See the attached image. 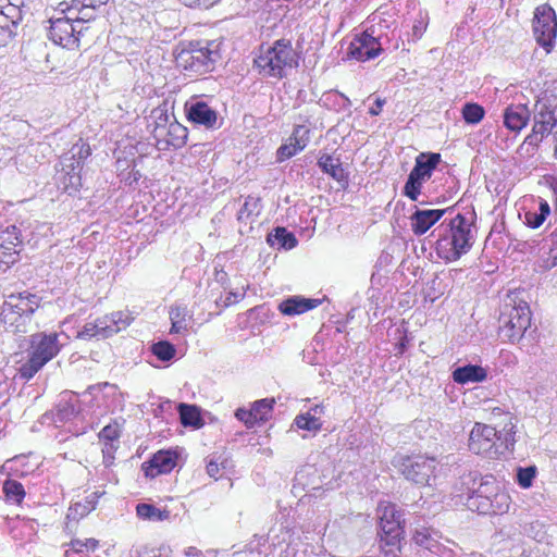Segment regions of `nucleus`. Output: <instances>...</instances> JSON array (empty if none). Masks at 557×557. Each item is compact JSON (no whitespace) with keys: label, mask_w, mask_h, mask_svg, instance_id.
Returning <instances> with one entry per match:
<instances>
[{"label":"nucleus","mask_w":557,"mask_h":557,"mask_svg":"<svg viewBox=\"0 0 557 557\" xmlns=\"http://www.w3.org/2000/svg\"><path fill=\"white\" fill-rule=\"evenodd\" d=\"M473 223L462 213H457L448 224L442 223L432 233L436 237L435 250L438 258L446 262L459 260L473 246L475 236Z\"/></svg>","instance_id":"f257e3e1"},{"label":"nucleus","mask_w":557,"mask_h":557,"mask_svg":"<svg viewBox=\"0 0 557 557\" xmlns=\"http://www.w3.org/2000/svg\"><path fill=\"white\" fill-rule=\"evenodd\" d=\"M460 484L463 488L462 497L465 505L471 511L479 515H503L509 510V494H498L494 503L487 502V494L495 488V478L493 475L482 476L478 471H469L460 476Z\"/></svg>","instance_id":"f03ea898"},{"label":"nucleus","mask_w":557,"mask_h":557,"mask_svg":"<svg viewBox=\"0 0 557 557\" xmlns=\"http://www.w3.org/2000/svg\"><path fill=\"white\" fill-rule=\"evenodd\" d=\"M42 296L30 289L3 295L0 306V322L7 332L25 334L33 325L36 311L42 305Z\"/></svg>","instance_id":"7ed1b4c3"},{"label":"nucleus","mask_w":557,"mask_h":557,"mask_svg":"<svg viewBox=\"0 0 557 557\" xmlns=\"http://www.w3.org/2000/svg\"><path fill=\"white\" fill-rule=\"evenodd\" d=\"M62 338L67 339V336L55 331H41L32 334L28 341L27 360L17 369L20 379L29 381L55 358L65 345Z\"/></svg>","instance_id":"20e7f679"},{"label":"nucleus","mask_w":557,"mask_h":557,"mask_svg":"<svg viewBox=\"0 0 557 557\" xmlns=\"http://www.w3.org/2000/svg\"><path fill=\"white\" fill-rule=\"evenodd\" d=\"M379 519L380 557H401L405 541V511L396 504L381 502L376 509Z\"/></svg>","instance_id":"39448f33"},{"label":"nucleus","mask_w":557,"mask_h":557,"mask_svg":"<svg viewBox=\"0 0 557 557\" xmlns=\"http://www.w3.org/2000/svg\"><path fill=\"white\" fill-rule=\"evenodd\" d=\"M255 66L263 76L283 78L287 75V69L298 66V55L289 40L278 39L267 50L260 51L255 59Z\"/></svg>","instance_id":"423d86ee"},{"label":"nucleus","mask_w":557,"mask_h":557,"mask_svg":"<svg viewBox=\"0 0 557 557\" xmlns=\"http://www.w3.org/2000/svg\"><path fill=\"white\" fill-rule=\"evenodd\" d=\"M220 59L219 44L215 41H190L176 54L178 66L198 75L213 71Z\"/></svg>","instance_id":"0eeeda50"},{"label":"nucleus","mask_w":557,"mask_h":557,"mask_svg":"<svg viewBox=\"0 0 557 557\" xmlns=\"http://www.w3.org/2000/svg\"><path fill=\"white\" fill-rule=\"evenodd\" d=\"M392 465L407 481L417 486H426L435 480L438 461L435 457L424 455L397 454L393 457Z\"/></svg>","instance_id":"6e6552de"},{"label":"nucleus","mask_w":557,"mask_h":557,"mask_svg":"<svg viewBox=\"0 0 557 557\" xmlns=\"http://www.w3.org/2000/svg\"><path fill=\"white\" fill-rule=\"evenodd\" d=\"M531 326V310L525 301L504 305L499 315L498 336L503 342H519Z\"/></svg>","instance_id":"1a4fd4ad"},{"label":"nucleus","mask_w":557,"mask_h":557,"mask_svg":"<svg viewBox=\"0 0 557 557\" xmlns=\"http://www.w3.org/2000/svg\"><path fill=\"white\" fill-rule=\"evenodd\" d=\"M442 156L438 152H421L416 157L414 165L403 187L401 194L412 201H418L423 184L429 181L438 164Z\"/></svg>","instance_id":"9d476101"},{"label":"nucleus","mask_w":557,"mask_h":557,"mask_svg":"<svg viewBox=\"0 0 557 557\" xmlns=\"http://www.w3.org/2000/svg\"><path fill=\"white\" fill-rule=\"evenodd\" d=\"M385 39L381 33V24L379 27L372 25L352 38L347 48V55L359 62L373 60L383 52Z\"/></svg>","instance_id":"9b49d317"},{"label":"nucleus","mask_w":557,"mask_h":557,"mask_svg":"<svg viewBox=\"0 0 557 557\" xmlns=\"http://www.w3.org/2000/svg\"><path fill=\"white\" fill-rule=\"evenodd\" d=\"M532 28L539 46L550 52L557 36V17L549 4H542L535 9Z\"/></svg>","instance_id":"f8f14e48"},{"label":"nucleus","mask_w":557,"mask_h":557,"mask_svg":"<svg viewBox=\"0 0 557 557\" xmlns=\"http://www.w3.org/2000/svg\"><path fill=\"white\" fill-rule=\"evenodd\" d=\"M497 434L496 428L475 422L469 435V450L488 459H496L499 456Z\"/></svg>","instance_id":"ddd939ff"},{"label":"nucleus","mask_w":557,"mask_h":557,"mask_svg":"<svg viewBox=\"0 0 557 557\" xmlns=\"http://www.w3.org/2000/svg\"><path fill=\"white\" fill-rule=\"evenodd\" d=\"M23 246L21 230L15 224L0 228V272H5L20 258V248Z\"/></svg>","instance_id":"4468645a"},{"label":"nucleus","mask_w":557,"mask_h":557,"mask_svg":"<svg viewBox=\"0 0 557 557\" xmlns=\"http://www.w3.org/2000/svg\"><path fill=\"white\" fill-rule=\"evenodd\" d=\"M186 119L194 125L203 126L207 129L216 127L218 111L210 107L201 96H194L184 104Z\"/></svg>","instance_id":"2eb2a0df"},{"label":"nucleus","mask_w":557,"mask_h":557,"mask_svg":"<svg viewBox=\"0 0 557 557\" xmlns=\"http://www.w3.org/2000/svg\"><path fill=\"white\" fill-rule=\"evenodd\" d=\"M82 30H77L73 23V17H60L51 22L49 28V38L57 45L74 49L79 45V35Z\"/></svg>","instance_id":"dca6fc26"},{"label":"nucleus","mask_w":557,"mask_h":557,"mask_svg":"<svg viewBox=\"0 0 557 557\" xmlns=\"http://www.w3.org/2000/svg\"><path fill=\"white\" fill-rule=\"evenodd\" d=\"M178 455L173 449H161L143 462L141 471L147 478L170 473L177 463Z\"/></svg>","instance_id":"f3484780"},{"label":"nucleus","mask_w":557,"mask_h":557,"mask_svg":"<svg viewBox=\"0 0 557 557\" xmlns=\"http://www.w3.org/2000/svg\"><path fill=\"white\" fill-rule=\"evenodd\" d=\"M453 207L445 209H424L414 206L409 220L411 231L416 236L424 235L432 226H434Z\"/></svg>","instance_id":"a211bd4d"},{"label":"nucleus","mask_w":557,"mask_h":557,"mask_svg":"<svg viewBox=\"0 0 557 557\" xmlns=\"http://www.w3.org/2000/svg\"><path fill=\"white\" fill-rule=\"evenodd\" d=\"M52 420L54 423H67L81 420L78 395L70 391L63 392L52 411Z\"/></svg>","instance_id":"6ab92c4d"},{"label":"nucleus","mask_w":557,"mask_h":557,"mask_svg":"<svg viewBox=\"0 0 557 557\" xmlns=\"http://www.w3.org/2000/svg\"><path fill=\"white\" fill-rule=\"evenodd\" d=\"M441 532L431 527L417 525L412 531L413 544L423 552L440 556L446 549L441 543Z\"/></svg>","instance_id":"aec40b11"},{"label":"nucleus","mask_w":557,"mask_h":557,"mask_svg":"<svg viewBox=\"0 0 557 557\" xmlns=\"http://www.w3.org/2000/svg\"><path fill=\"white\" fill-rule=\"evenodd\" d=\"M60 164L62 166L59 177L60 187L73 196L79 191L82 186L79 162H74L72 158H61Z\"/></svg>","instance_id":"412c9836"},{"label":"nucleus","mask_w":557,"mask_h":557,"mask_svg":"<svg viewBox=\"0 0 557 557\" xmlns=\"http://www.w3.org/2000/svg\"><path fill=\"white\" fill-rule=\"evenodd\" d=\"M319 298H309L302 295H292L283 299L277 309L283 315L294 317L306 313L321 305Z\"/></svg>","instance_id":"4be33fe9"},{"label":"nucleus","mask_w":557,"mask_h":557,"mask_svg":"<svg viewBox=\"0 0 557 557\" xmlns=\"http://www.w3.org/2000/svg\"><path fill=\"white\" fill-rule=\"evenodd\" d=\"M487 379V370L480 364L467 363L451 371V380L459 385L483 383Z\"/></svg>","instance_id":"5701e85b"},{"label":"nucleus","mask_w":557,"mask_h":557,"mask_svg":"<svg viewBox=\"0 0 557 557\" xmlns=\"http://www.w3.org/2000/svg\"><path fill=\"white\" fill-rule=\"evenodd\" d=\"M531 112L525 104H510L503 113L504 126L510 132L519 133L530 121Z\"/></svg>","instance_id":"b1692460"},{"label":"nucleus","mask_w":557,"mask_h":557,"mask_svg":"<svg viewBox=\"0 0 557 557\" xmlns=\"http://www.w3.org/2000/svg\"><path fill=\"white\" fill-rule=\"evenodd\" d=\"M319 169L331 176L334 181L346 185L348 184V174L343 169L339 158H334L331 154L323 153L317 162Z\"/></svg>","instance_id":"393cba45"},{"label":"nucleus","mask_w":557,"mask_h":557,"mask_svg":"<svg viewBox=\"0 0 557 557\" xmlns=\"http://www.w3.org/2000/svg\"><path fill=\"white\" fill-rule=\"evenodd\" d=\"M103 494V491H96L86 496L84 500L72 504L67 509L66 518L69 520L78 521L86 517L88 513L96 509L98 500Z\"/></svg>","instance_id":"a878e982"},{"label":"nucleus","mask_w":557,"mask_h":557,"mask_svg":"<svg viewBox=\"0 0 557 557\" xmlns=\"http://www.w3.org/2000/svg\"><path fill=\"white\" fill-rule=\"evenodd\" d=\"M265 240L270 247H276L277 249L284 250H290L298 245V239L295 234L284 226L274 227L267 235Z\"/></svg>","instance_id":"bb28decb"},{"label":"nucleus","mask_w":557,"mask_h":557,"mask_svg":"<svg viewBox=\"0 0 557 557\" xmlns=\"http://www.w3.org/2000/svg\"><path fill=\"white\" fill-rule=\"evenodd\" d=\"M11 13L7 11V8L0 9V47H5L16 36V30L22 22V15H17V18L11 17Z\"/></svg>","instance_id":"cd10ccee"},{"label":"nucleus","mask_w":557,"mask_h":557,"mask_svg":"<svg viewBox=\"0 0 557 557\" xmlns=\"http://www.w3.org/2000/svg\"><path fill=\"white\" fill-rule=\"evenodd\" d=\"M177 412L181 424L185 428L199 429L205 424L201 410L197 405L180 403L177 405Z\"/></svg>","instance_id":"c85d7f7f"},{"label":"nucleus","mask_w":557,"mask_h":557,"mask_svg":"<svg viewBox=\"0 0 557 557\" xmlns=\"http://www.w3.org/2000/svg\"><path fill=\"white\" fill-rule=\"evenodd\" d=\"M149 120H151L154 124L151 134L153 138L160 143L161 138L164 136L165 129L170 124L168 102H163V104L152 109L149 115Z\"/></svg>","instance_id":"c756f323"},{"label":"nucleus","mask_w":557,"mask_h":557,"mask_svg":"<svg viewBox=\"0 0 557 557\" xmlns=\"http://www.w3.org/2000/svg\"><path fill=\"white\" fill-rule=\"evenodd\" d=\"M163 137H165L166 146L180 149L187 143L188 129L184 125L174 121L169 124Z\"/></svg>","instance_id":"7c9ffc66"},{"label":"nucleus","mask_w":557,"mask_h":557,"mask_svg":"<svg viewBox=\"0 0 557 557\" xmlns=\"http://www.w3.org/2000/svg\"><path fill=\"white\" fill-rule=\"evenodd\" d=\"M296 121L297 123L288 140H293L298 149L302 151L310 141V128L307 126V124H310V116L299 114Z\"/></svg>","instance_id":"2f4dec72"},{"label":"nucleus","mask_w":557,"mask_h":557,"mask_svg":"<svg viewBox=\"0 0 557 557\" xmlns=\"http://www.w3.org/2000/svg\"><path fill=\"white\" fill-rule=\"evenodd\" d=\"M108 325L104 323L103 318H99L94 322H87L77 334V337L81 339H91L92 337H102L107 338L112 336L111 331H107Z\"/></svg>","instance_id":"473e14b6"},{"label":"nucleus","mask_w":557,"mask_h":557,"mask_svg":"<svg viewBox=\"0 0 557 557\" xmlns=\"http://www.w3.org/2000/svg\"><path fill=\"white\" fill-rule=\"evenodd\" d=\"M103 318L104 323L108 325L107 331H112V335L119 333L120 331L126 329L134 318L128 311H116L111 314H107Z\"/></svg>","instance_id":"72a5a7b5"},{"label":"nucleus","mask_w":557,"mask_h":557,"mask_svg":"<svg viewBox=\"0 0 557 557\" xmlns=\"http://www.w3.org/2000/svg\"><path fill=\"white\" fill-rule=\"evenodd\" d=\"M136 513L138 518L147 521H164L169 519L170 511L156 507L152 504L140 503L136 506Z\"/></svg>","instance_id":"f704fd0d"},{"label":"nucleus","mask_w":557,"mask_h":557,"mask_svg":"<svg viewBox=\"0 0 557 557\" xmlns=\"http://www.w3.org/2000/svg\"><path fill=\"white\" fill-rule=\"evenodd\" d=\"M549 134V132L532 127V132L524 138V141L519 147L520 153H525L528 157L534 156L540 144Z\"/></svg>","instance_id":"c9c22d12"},{"label":"nucleus","mask_w":557,"mask_h":557,"mask_svg":"<svg viewBox=\"0 0 557 557\" xmlns=\"http://www.w3.org/2000/svg\"><path fill=\"white\" fill-rule=\"evenodd\" d=\"M533 122L534 128L552 133L553 128L557 126V114L535 107Z\"/></svg>","instance_id":"e433bc0d"},{"label":"nucleus","mask_w":557,"mask_h":557,"mask_svg":"<svg viewBox=\"0 0 557 557\" xmlns=\"http://www.w3.org/2000/svg\"><path fill=\"white\" fill-rule=\"evenodd\" d=\"M188 315V310L185 306H173L170 310V320H171V334H180L187 330L186 318Z\"/></svg>","instance_id":"4c0bfd02"},{"label":"nucleus","mask_w":557,"mask_h":557,"mask_svg":"<svg viewBox=\"0 0 557 557\" xmlns=\"http://www.w3.org/2000/svg\"><path fill=\"white\" fill-rule=\"evenodd\" d=\"M5 499L12 504H21L25 497L23 484L16 480L8 479L2 486Z\"/></svg>","instance_id":"58836bf2"},{"label":"nucleus","mask_w":557,"mask_h":557,"mask_svg":"<svg viewBox=\"0 0 557 557\" xmlns=\"http://www.w3.org/2000/svg\"><path fill=\"white\" fill-rule=\"evenodd\" d=\"M461 116L466 124H479L485 116L484 108L476 102H466L461 109Z\"/></svg>","instance_id":"ea45409f"},{"label":"nucleus","mask_w":557,"mask_h":557,"mask_svg":"<svg viewBox=\"0 0 557 557\" xmlns=\"http://www.w3.org/2000/svg\"><path fill=\"white\" fill-rule=\"evenodd\" d=\"M151 352L160 361L170 362L176 356V347L169 341H159L151 345Z\"/></svg>","instance_id":"a19ab883"},{"label":"nucleus","mask_w":557,"mask_h":557,"mask_svg":"<svg viewBox=\"0 0 557 557\" xmlns=\"http://www.w3.org/2000/svg\"><path fill=\"white\" fill-rule=\"evenodd\" d=\"M275 399L273 397L262 398L251 404V410L258 423L264 422L269 418V416L273 411Z\"/></svg>","instance_id":"79ce46f5"},{"label":"nucleus","mask_w":557,"mask_h":557,"mask_svg":"<svg viewBox=\"0 0 557 557\" xmlns=\"http://www.w3.org/2000/svg\"><path fill=\"white\" fill-rule=\"evenodd\" d=\"M537 474V468L534 465L518 467L516 469V482L521 488H530Z\"/></svg>","instance_id":"37998d69"},{"label":"nucleus","mask_w":557,"mask_h":557,"mask_svg":"<svg viewBox=\"0 0 557 557\" xmlns=\"http://www.w3.org/2000/svg\"><path fill=\"white\" fill-rule=\"evenodd\" d=\"M294 424L301 430L309 431V432H319L322 428V422L319 418H314V413H300L298 414L295 420Z\"/></svg>","instance_id":"c03bdc74"},{"label":"nucleus","mask_w":557,"mask_h":557,"mask_svg":"<svg viewBox=\"0 0 557 557\" xmlns=\"http://www.w3.org/2000/svg\"><path fill=\"white\" fill-rule=\"evenodd\" d=\"M261 211V199L255 196H247L244 205L238 211L237 219L242 221L245 216L249 218L251 215H259Z\"/></svg>","instance_id":"a18cd8bd"},{"label":"nucleus","mask_w":557,"mask_h":557,"mask_svg":"<svg viewBox=\"0 0 557 557\" xmlns=\"http://www.w3.org/2000/svg\"><path fill=\"white\" fill-rule=\"evenodd\" d=\"M91 154L88 144H75L72 149L62 156V158H72L74 162H79V169H83V162Z\"/></svg>","instance_id":"49530a36"},{"label":"nucleus","mask_w":557,"mask_h":557,"mask_svg":"<svg viewBox=\"0 0 557 557\" xmlns=\"http://www.w3.org/2000/svg\"><path fill=\"white\" fill-rule=\"evenodd\" d=\"M70 548L67 550L73 554H77L81 557H85V554L88 552H94L98 546V541L95 539H86L82 540H72L69 544Z\"/></svg>","instance_id":"de8ad7c7"},{"label":"nucleus","mask_w":557,"mask_h":557,"mask_svg":"<svg viewBox=\"0 0 557 557\" xmlns=\"http://www.w3.org/2000/svg\"><path fill=\"white\" fill-rule=\"evenodd\" d=\"M120 437V429L117 423H109L99 432V440L108 447L114 448V442Z\"/></svg>","instance_id":"09e8293b"},{"label":"nucleus","mask_w":557,"mask_h":557,"mask_svg":"<svg viewBox=\"0 0 557 557\" xmlns=\"http://www.w3.org/2000/svg\"><path fill=\"white\" fill-rule=\"evenodd\" d=\"M535 107L540 108V110H547V111H553L554 113H556L557 96L545 91L544 94H542V96L536 101Z\"/></svg>","instance_id":"8fccbe9b"},{"label":"nucleus","mask_w":557,"mask_h":557,"mask_svg":"<svg viewBox=\"0 0 557 557\" xmlns=\"http://www.w3.org/2000/svg\"><path fill=\"white\" fill-rule=\"evenodd\" d=\"M552 247L547 258L543 260L545 269H553L557 265V228L552 233Z\"/></svg>","instance_id":"3c124183"},{"label":"nucleus","mask_w":557,"mask_h":557,"mask_svg":"<svg viewBox=\"0 0 557 557\" xmlns=\"http://www.w3.org/2000/svg\"><path fill=\"white\" fill-rule=\"evenodd\" d=\"M301 150L298 149V147L296 146V144L293 141V140H289L288 144H283L278 149H277V160L280 162L282 161H285L287 159H290L292 157L296 156L298 152H300Z\"/></svg>","instance_id":"603ef678"},{"label":"nucleus","mask_w":557,"mask_h":557,"mask_svg":"<svg viewBox=\"0 0 557 557\" xmlns=\"http://www.w3.org/2000/svg\"><path fill=\"white\" fill-rule=\"evenodd\" d=\"M498 445L497 448L499 449V455L503 454L505 450H512L516 440H515V433H503L498 432Z\"/></svg>","instance_id":"864d4df0"},{"label":"nucleus","mask_w":557,"mask_h":557,"mask_svg":"<svg viewBox=\"0 0 557 557\" xmlns=\"http://www.w3.org/2000/svg\"><path fill=\"white\" fill-rule=\"evenodd\" d=\"M235 417L237 420L244 422L247 428H252L258 423L251 408H237L235 411Z\"/></svg>","instance_id":"5fc2aeb1"},{"label":"nucleus","mask_w":557,"mask_h":557,"mask_svg":"<svg viewBox=\"0 0 557 557\" xmlns=\"http://www.w3.org/2000/svg\"><path fill=\"white\" fill-rule=\"evenodd\" d=\"M244 293L240 292H228L225 299H215V305L218 308H226L234 304H237L239 300L244 298Z\"/></svg>","instance_id":"6e6d98bb"},{"label":"nucleus","mask_w":557,"mask_h":557,"mask_svg":"<svg viewBox=\"0 0 557 557\" xmlns=\"http://www.w3.org/2000/svg\"><path fill=\"white\" fill-rule=\"evenodd\" d=\"M333 97L338 99L335 101V103L338 106V110H349L350 109L351 101L346 95H344L337 90H334V91L332 90V91L325 94L326 100H329Z\"/></svg>","instance_id":"4d7b16f0"},{"label":"nucleus","mask_w":557,"mask_h":557,"mask_svg":"<svg viewBox=\"0 0 557 557\" xmlns=\"http://www.w3.org/2000/svg\"><path fill=\"white\" fill-rule=\"evenodd\" d=\"M525 225L531 228L540 227L544 221L546 220L543 215L539 214L536 211H528L525 212Z\"/></svg>","instance_id":"13d9d810"},{"label":"nucleus","mask_w":557,"mask_h":557,"mask_svg":"<svg viewBox=\"0 0 557 557\" xmlns=\"http://www.w3.org/2000/svg\"><path fill=\"white\" fill-rule=\"evenodd\" d=\"M7 11L11 13V17L17 18V15L23 16L24 0H7Z\"/></svg>","instance_id":"bf43d9fd"},{"label":"nucleus","mask_w":557,"mask_h":557,"mask_svg":"<svg viewBox=\"0 0 557 557\" xmlns=\"http://www.w3.org/2000/svg\"><path fill=\"white\" fill-rule=\"evenodd\" d=\"M96 9L86 8L83 7V4L79 7V13L75 16V21L77 23H84L89 22L91 20L96 18Z\"/></svg>","instance_id":"052dcab7"},{"label":"nucleus","mask_w":557,"mask_h":557,"mask_svg":"<svg viewBox=\"0 0 557 557\" xmlns=\"http://www.w3.org/2000/svg\"><path fill=\"white\" fill-rule=\"evenodd\" d=\"M11 382L8 376L0 372V403L4 404L9 399Z\"/></svg>","instance_id":"680f3d73"},{"label":"nucleus","mask_w":557,"mask_h":557,"mask_svg":"<svg viewBox=\"0 0 557 557\" xmlns=\"http://www.w3.org/2000/svg\"><path fill=\"white\" fill-rule=\"evenodd\" d=\"M182 4L188 8L209 9L219 0H181Z\"/></svg>","instance_id":"e2e57ef3"},{"label":"nucleus","mask_w":557,"mask_h":557,"mask_svg":"<svg viewBox=\"0 0 557 557\" xmlns=\"http://www.w3.org/2000/svg\"><path fill=\"white\" fill-rule=\"evenodd\" d=\"M213 284L220 285L223 289L228 287V275L224 270H216ZM212 283L209 285L211 286Z\"/></svg>","instance_id":"0e129e2a"},{"label":"nucleus","mask_w":557,"mask_h":557,"mask_svg":"<svg viewBox=\"0 0 557 557\" xmlns=\"http://www.w3.org/2000/svg\"><path fill=\"white\" fill-rule=\"evenodd\" d=\"M140 171L137 170L135 165H133L127 176L123 177L122 181H124L127 185L132 186L133 184H136L140 180Z\"/></svg>","instance_id":"69168bd1"},{"label":"nucleus","mask_w":557,"mask_h":557,"mask_svg":"<svg viewBox=\"0 0 557 557\" xmlns=\"http://www.w3.org/2000/svg\"><path fill=\"white\" fill-rule=\"evenodd\" d=\"M384 104H385V99L376 98L374 100L373 106L369 109V114L372 116H377L381 113Z\"/></svg>","instance_id":"338daca9"},{"label":"nucleus","mask_w":557,"mask_h":557,"mask_svg":"<svg viewBox=\"0 0 557 557\" xmlns=\"http://www.w3.org/2000/svg\"><path fill=\"white\" fill-rule=\"evenodd\" d=\"M536 212L546 219L550 213V207H549L548 202L544 199H541L540 203H539V209Z\"/></svg>","instance_id":"774afa93"}]
</instances>
